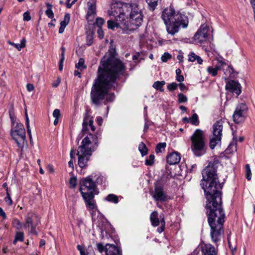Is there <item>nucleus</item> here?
<instances>
[{"label":"nucleus","instance_id":"6e6d98bb","mask_svg":"<svg viewBox=\"0 0 255 255\" xmlns=\"http://www.w3.org/2000/svg\"><path fill=\"white\" fill-rule=\"evenodd\" d=\"M34 86L32 84H28L26 85V89L28 91L31 92L34 90Z\"/></svg>","mask_w":255,"mask_h":255},{"label":"nucleus","instance_id":"7ed1b4c3","mask_svg":"<svg viewBox=\"0 0 255 255\" xmlns=\"http://www.w3.org/2000/svg\"><path fill=\"white\" fill-rule=\"evenodd\" d=\"M107 13L109 16H114L115 20H128L136 25H140L143 20L141 9L135 3H112Z\"/></svg>","mask_w":255,"mask_h":255},{"label":"nucleus","instance_id":"473e14b6","mask_svg":"<svg viewBox=\"0 0 255 255\" xmlns=\"http://www.w3.org/2000/svg\"><path fill=\"white\" fill-rule=\"evenodd\" d=\"M138 149L140 152L142 156H144L147 154V148L143 142H141L139 143L138 146Z\"/></svg>","mask_w":255,"mask_h":255},{"label":"nucleus","instance_id":"4c0bfd02","mask_svg":"<svg viewBox=\"0 0 255 255\" xmlns=\"http://www.w3.org/2000/svg\"><path fill=\"white\" fill-rule=\"evenodd\" d=\"M178 102L179 103H185L187 101L188 99L186 96L182 93L178 94Z\"/></svg>","mask_w":255,"mask_h":255},{"label":"nucleus","instance_id":"69168bd1","mask_svg":"<svg viewBox=\"0 0 255 255\" xmlns=\"http://www.w3.org/2000/svg\"><path fill=\"white\" fill-rule=\"evenodd\" d=\"M180 108V109L182 111H183V112H186V111H187V108H186V107H185V106H180V108Z\"/></svg>","mask_w":255,"mask_h":255},{"label":"nucleus","instance_id":"0e129e2a","mask_svg":"<svg viewBox=\"0 0 255 255\" xmlns=\"http://www.w3.org/2000/svg\"><path fill=\"white\" fill-rule=\"evenodd\" d=\"M61 49L62 50V52L61 54V57H62V55H63V58H65V57H64L65 48L64 47H62Z\"/></svg>","mask_w":255,"mask_h":255},{"label":"nucleus","instance_id":"a878e982","mask_svg":"<svg viewBox=\"0 0 255 255\" xmlns=\"http://www.w3.org/2000/svg\"><path fill=\"white\" fill-rule=\"evenodd\" d=\"M147 3L149 10L153 11L155 9L161 0H145Z\"/></svg>","mask_w":255,"mask_h":255},{"label":"nucleus","instance_id":"338daca9","mask_svg":"<svg viewBox=\"0 0 255 255\" xmlns=\"http://www.w3.org/2000/svg\"><path fill=\"white\" fill-rule=\"evenodd\" d=\"M183 121L186 123H190V118H188L186 117L184 118L183 119Z\"/></svg>","mask_w":255,"mask_h":255},{"label":"nucleus","instance_id":"4be33fe9","mask_svg":"<svg viewBox=\"0 0 255 255\" xmlns=\"http://www.w3.org/2000/svg\"><path fill=\"white\" fill-rule=\"evenodd\" d=\"M70 19V15L69 13H66L64 15V19L60 22V26L59 29V33H62L64 29L67 26V25L69 23Z\"/></svg>","mask_w":255,"mask_h":255},{"label":"nucleus","instance_id":"f8f14e48","mask_svg":"<svg viewBox=\"0 0 255 255\" xmlns=\"http://www.w3.org/2000/svg\"><path fill=\"white\" fill-rule=\"evenodd\" d=\"M150 194L157 202H164L168 200L166 192L164 191L163 186L159 184H155L154 190Z\"/></svg>","mask_w":255,"mask_h":255},{"label":"nucleus","instance_id":"58836bf2","mask_svg":"<svg viewBox=\"0 0 255 255\" xmlns=\"http://www.w3.org/2000/svg\"><path fill=\"white\" fill-rule=\"evenodd\" d=\"M77 185V179L75 177H72L69 181V187L71 188H74Z\"/></svg>","mask_w":255,"mask_h":255},{"label":"nucleus","instance_id":"603ef678","mask_svg":"<svg viewBox=\"0 0 255 255\" xmlns=\"http://www.w3.org/2000/svg\"><path fill=\"white\" fill-rule=\"evenodd\" d=\"M64 60V58L62 56V57H61L59 63V70L61 71L63 69V64Z\"/></svg>","mask_w":255,"mask_h":255},{"label":"nucleus","instance_id":"1a4fd4ad","mask_svg":"<svg viewBox=\"0 0 255 255\" xmlns=\"http://www.w3.org/2000/svg\"><path fill=\"white\" fill-rule=\"evenodd\" d=\"M223 122L217 121L213 126V137L211 138L209 145L211 149L221 142L222 135Z\"/></svg>","mask_w":255,"mask_h":255},{"label":"nucleus","instance_id":"e433bc0d","mask_svg":"<svg viewBox=\"0 0 255 255\" xmlns=\"http://www.w3.org/2000/svg\"><path fill=\"white\" fill-rule=\"evenodd\" d=\"M6 196L4 198L5 202L8 205L10 206L12 204V200L10 197V194L9 193L8 189L7 188L6 189Z\"/></svg>","mask_w":255,"mask_h":255},{"label":"nucleus","instance_id":"4d7b16f0","mask_svg":"<svg viewBox=\"0 0 255 255\" xmlns=\"http://www.w3.org/2000/svg\"><path fill=\"white\" fill-rule=\"evenodd\" d=\"M184 77L183 75H179L176 76V80L179 82H182L184 81Z\"/></svg>","mask_w":255,"mask_h":255},{"label":"nucleus","instance_id":"a18cd8bd","mask_svg":"<svg viewBox=\"0 0 255 255\" xmlns=\"http://www.w3.org/2000/svg\"><path fill=\"white\" fill-rule=\"evenodd\" d=\"M25 123H26V126L27 133H28V135L29 136V138H30V142H31V138H32L31 137V130H30V128L29 120V119H27V121H26Z\"/></svg>","mask_w":255,"mask_h":255},{"label":"nucleus","instance_id":"423d86ee","mask_svg":"<svg viewBox=\"0 0 255 255\" xmlns=\"http://www.w3.org/2000/svg\"><path fill=\"white\" fill-rule=\"evenodd\" d=\"M191 149L196 156H201L206 152L207 145L204 132L197 129L191 136Z\"/></svg>","mask_w":255,"mask_h":255},{"label":"nucleus","instance_id":"39448f33","mask_svg":"<svg viewBox=\"0 0 255 255\" xmlns=\"http://www.w3.org/2000/svg\"><path fill=\"white\" fill-rule=\"evenodd\" d=\"M97 146L98 137L96 135L90 133L82 140L77 153L78 156V164L80 167L84 168L88 166L90 158Z\"/></svg>","mask_w":255,"mask_h":255},{"label":"nucleus","instance_id":"37998d69","mask_svg":"<svg viewBox=\"0 0 255 255\" xmlns=\"http://www.w3.org/2000/svg\"><path fill=\"white\" fill-rule=\"evenodd\" d=\"M13 224L17 230H20L22 227V225L17 219H14L13 221Z\"/></svg>","mask_w":255,"mask_h":255},{"label":"nucleus","instance_id":"c85d7f7f","mask_svg":"<svg viewBox=\"0 0 255 255\" xmlns=\"http://www.w3.org/2000/svg\"><path fill=\"white\" fill-rule=\"evenodd\" d=\"M165 84L164 81H156L153 84V87L157 90H159L161 92L164 91V89L162 87Z\"/></svg>","mask_w":255,"mask_h":255},{"label":"nucleus","instance_id":"dca6fc26","mask_svg":"<svg viewBox=\"0 0 255 255\" xmlns=\"http://www.w3.org/2000/svg\"><path fill=\"white\" fill-rule=\"evenodd\" d=\"M226 89L239 96L241 93V86L238 82L234 80L229 81L226 85Z\"/></svg>","mask_w":255,"mask_h":255},{"label":"nucleus","instance_id":"b1692460","mask_svg":"<svg viewBox=\"0 0 255 255\" xmlns=\"http://www.w3.org/2000/svg\"><path fill=\"white\" fill-rule=\"evenodd\" d=\"M150 220L151 224L154 227L158 226L159 224V220L158 218V212L156 211H153L150 216Z\"/></svg>","mask_w":255,"mask_h":255},{"label":"nucleus","instance_id":"20e7f679","mask_svg":"<svg viewBox=\"0 0 255 255\" xmlns=\"http://www.w3.org/2000/svg\"><path fill=\"white\" fill-rule=\"evenodd\" d=\"M161 18L163 19L168 33L173 35L178 32L182 26L186 28L188 26V19L183 14L176 12L172 7H168L162 11Z\"/></svg>","mask_w":255,"mask_h":255},{"label":"nucleus","instance_id":"4468645a","mask_svg":"<svg viewBox=\"0 0 255 255\" xmlns=\"http://www.w3.org/2000/svg\"><path fill=\"white\" fill-rule=\"evenodd\" d=\"M247 111L248 107L245 104H239L237 106L233 116L234 121L236 123H240L243 121L246 118Z\"/></svg>","mask_w":255,"mask_h":255},{"label":"nucleus","instance_id":"a19ab883","mask_svg":"<svg viewBox=\"0 0 255 255\" xmlns=\"http://www.w3.org/2000/svg\"><path fill=\"white\" fill-rule=\"evenodd\" d=\"M154 155L153 154L150 155L149 158L145 160V164L146 165H151L154 163Z\"/></svg>","mask_w":255,"mask_h":255},{"label":"nucleus","instance_id":"ddd939ff","mask_svg":"<svg viewBox=\"0 0 255 255\" xmlns=\"http://www.w3.org/2000/svg\"><path fill=\"white\" fill-rule=\"evenodd\" d=\"M98 251L100 253L105 252L106 255H122L120 249L113 244H107L105 246L102 243L96 245Z\"/></svg>","mask_w":255,"mask_h":255},{"label":"nucleus","instance_id":"13d9d810","mask_svg":"<svg viewBox=\"0 0 255 255\" xmlns=\"http://www.w3.org/2000/svg\"><path fill=\"white\" fill-rule=\"evenodd\" d=\"M0 216H1L3 219L6 218V214L1 207H0Z\"/></svg>","mask_w":255,"mask_h":255},{"label":"nucleus","instance_id":"f03ea898","mask_svg":"<svg viewBox=\"0 0 255 255\" xmlns=\"http://www.w3.org/2000/svg\"><path fill=\"white\" fill-rule=\"evenodd\" d=\"M126 71L125 64L120 60L114 57H104L99 66L98 78L95 80L91 92L93 103L98 105L107 95L106 101L112 102L115 98L113 94L108 95L109 90L115 87L116 80Z\"/></svg>","mask_w":255,"mask_h":255},{"label":"nucleus","instance_id":"052dcab7","mask_svg":"<svg viewBox=\"0 0 255 255\" xmlns=\"http://www.w3.org/2000/svg\"><path fill=\"white\" fill-rule=\"evenodd\" d=\"M68 165H69V167H71L72 169H73V168H74V164H73V162L72 159L70 160L68 162Z\"/></svg>","mask_w":255,"mask_h":255},{"label":"nucleus","instance_id":"72a5a7b5","mask_svg":"<svg viewBox=\"0 0 255 255\" xmlns=\"http://www.w3.org/2000/svg\"><path fill=\"white\" fill-rule=\"evenodd\" d=\"M190 123L193 125L198 126L199 124L198 116L196 114H194L192 117L190 118Z\"/></svg>","mask_w":255,"mask_h":255},{"label":"nucleus","instance_id":"f257e3e1","mask_svg":"<svg viewBox=\"0 0 255 255\" xmlns=\"http://www.w3.org/2000/svg\"><path fill=\"white\" fill-rule=\"evenodd\" d=\"M219 163V160L216 159L209 162L202 171L201 183L207 199L206 209L211 228L210 236L215 244L221 240L223 234L225 217L220 192L222 186L219 183L216 173Z\"/></svg>","mask_w":255,"mask_h":255},{"label":"nucleus","instance_id":"7c9ffc66","mask_svg":"<svg viewBox=\"0 0 255 255\" xmlns=\"http://www.w3.org/2000/svg\"><path fill=\"white\" fill-rule=\"evenodd\" d=\"M76 68L82 71L86 69L87 66L85 64V60L83 58H80L77 64H76Z\"/></svg>","mask_w":255,"mask_h":255},{"label":"nucleus","instance_id":"6e6552de","mask_svg":"<svg viewBox=\"0 0 255 255\" xmlns=\"http://www.w3.org/2000/svg\"><path fill=\"white\" fill-rule=\"evenodd\" d=\"M108 28L111 29H114L115 27H120L122 29L124 33H129L136 29L140 25H136L132 22H128V20H123L122 21H114L112 20H109L107 21Z\"/></svg>","mask_w":255,"mask_h":255},{"label":"nucleus","instance_id":"e2e57ef3","mask_svg":"<svg viewBox=\"0 0 255 255\" xmlns=\"http://www.w3.org/2000/svg\"><path fill=\"white\" fill-rule=\"evenodd\" d=\"M77 248L80 251V253L84 252L83 247L81 245H78Z\"/></svg>","mask_w":255,"mask_h":255},{"label":"nucleus","instance_id":"f3484780","mask_svg":"<svg viewBox=\"0 0 255 255\" xmlns=\"http://www.w3.org/2000/svg\"><path fill=\"white\" fill-rule=\"evenodd\" d=\"M82 196L88 210H93L96 208V202L94 199V194H87L84 193V194H82Z\"/></svg>","mask_w":255,"mask_h":255},{"label":"nucleus","instance_id":"aec40b11","mask_svg":"<svg viewBox=\"0 0 255 255\" xmlns=\"http://www.w3.org/2000/svg\"><path fill=\"white\" fill-rule=\"evenodd\" d=\"M180 155L176 152H173L167 156V162L170 165L178 163L180 161Z\"/></svg>","mask_w":255,"mask_h":255},{"label":"nucleus","instance_id":"774afa93","mask_svg":"<svg viewBox=\"0 0 255 255\" xmlns=\"http://www.w3.org/2000/svg\"><path fill=\"white\" fill-rule=\"evenodd\" d=\"M181 71L180 69H177L176 70V74L177 75H181Z\"/></svg>","mask_w":255,"mask_h":255},{"label":"nucleus","instance_id":"49530a36","mask_svg":"<svg viewBox=\"0 0 255 255\" xmlns=\"http://www.w3.org/2000/svg\"><path fill=\"white\" fill-rule=\"evenodd\" d=\"M246 167L247 171V178L248 180H250L251 179L252 174L250 165L249 164H247Z\"/></svg>","mask_w":255,"mask_h":255},{"label":"nucleus","instance_id":"cd10ccee","mask_svg":"<svg viewBox=\"0 0 255 255\" xmlns=\"http://www.w3.org/2000/svg\"><path fill=\"white\" fill-rule=\"evenodd\" d=\"M26 39L25 38H23L20 42V43L15 44L13 42H9V44L14 46L16 48H17L19 51H20L22 48L25 47L26 45Z\"/></svg>","mask_w":255,"mask_h":255},{"label":"nucleus","instance_id":"de8ad7c7","mask_svg":"<svg viewBox=\"0 0 255 255\" xmlns=\"http://www.w3.org/2000/svg\"><path fill=\"white\" fill-rule=\"evenodd\" d=\"M161 226L158 228L157 229V231L159 233H161L162 232H163L164 230V227H165V220H164V217H163L161 219Z\"/></svg>","mask_w":255,"mask_h":255},{"label":"nucleus","instance_id":"412c9836","mask_svg":"<svg viewBox=\"0 0 255 255\" xmlns=\"http://www.w3.org/2000/svg\"><path fill=\"white\" fill-rule=\"evenodd\" d=\"M93 121L89 120L87 117L85 118L83 123L82 132H86L88 130V127H90L92 131L95 130V127L93 126Z\"/></svg>","mask_w":255,"mask_h":255},{"label":"nucleus","instance_id":"bb28decb","mask_svg":"<svg viewBox=\"0 0 255 255\" xmlns=\"http://www.w3.org/2000/svg\"><path fill=\"white\" fill-rule=\"evenodd\" d=\"M221 68L222 67L221 66V65L220 66H216L215 68L209 66L207 68V70L212 76H215L217 74L218 71L221 69Z\"/></svg>","mask_w":255,"mask_h":255},{"label":"nucleus","instance_id":"393cba45","mask_svg":"<svg viewBox=\"0 0 255 255\" xmlns=\"http://www.w3.org/2000/svg\"><path fill=\"white\" fill-rule=\"evenodd\" d=\"M188 61L190 62H194L197 61V63L201 64L203 62V60L200 57L196 55L193 52L190 53L188 55Z\"/></svg>","mask_w":255,"mask_h":255},{"label":"nucleus","instance_id":"79ce46f5","mask_svg":"<svg viewBox=\"0 0 255 255\" xmlns=\"http://www.w3.org/2000/svg\"><path fill=\"white\" fill-rule=\"evenodd\" d=\"M105 20L103 18L98 17L96 19L95 24L99 28L102 27V25L104 23Z\"/></svg>","mask_w":255,"mask_h":255},{"label":"nucleus","instance_id":"c03bdc74","mask_svg":"<svg viewBox=\"0 0 255 255\" xmlns=\"http://www.w3.org/2000/svg\"><path fill=\"white\" fill-rule=\"evenodd\" d=\"M178 84L175 82H173L167 86V89L170 91H172L176 89L177 88Z\"/></svg>","mask_w":255,"mask_h":255},{"label":"nucleus","instance_id":"3c124183","mask_svg":"<svg viewBox=\"0 0 255 255\" xmlns=\"http://www.w3.org/2000/svg\"><path fill=\"white\" fill-rule=\"evenodd\" d=\"M60 116V111L59 109H55L53 112V116L55 118H59Z\"/></svg>","mask_w":255,"mask_h":255},{"label":"nucleus","instance_id":"c756f323","mask_svg":"<svg viewBox=\"0 0 255 255\" xmlns=\"http://www.w3.org/2000/svg\"><path fill=\"white\" fill-rule=\"evenodd\" d=\"M106 200L109 202L117 204L119 202V198L117 196L113 194L108 195L106 198Z\"/></svg>","mask_w":255,"mask_h":255},{"label":"nucleus","instance_id":"f704fd0d","mask_svg":"<svg viewBox=\"0 0 255 255\" xmlns=\"http://www.w3.org/2000/svg\"><path fill=\"white\" fill-rule=\"evenodd\" d=\"M166 144L165 142H161L157 144L155 148V151L157 153L161 152L165 149Z\"/></svg>","mask_w":255,"mask_h":255},{"label":"nucleus","instance_id":"864d4df0","mask_svg":"<svg viewBox=\"0 0 255 255\" xmlns=\"http://www.w3.org/2000/svg\"><path fill=\"white\" fill-rule=\"evenodd\" d=\"M70 0H66V7L68 8H71V7L72 6V4H73L76 2V0H74L70 3Z\"/></svg>","mask_w":255,"mask_h":255},{"label":"nucleus","instance_id":"680f3d73","mask_svg":"<svg viewBox=\"0 0 255 255\" xmlns=\"http://www.w3.org/2000/svg\"><path fill=\"white\" fill-rule=\"evenodd\" d=\"M90 38L89 39H88L87 40V45L90 46L92 44V37L91 36H90V37H88V38Z\"/></svg>","mask_w":255,"mask_h":255},{"label":"nucleus","instance_id":"6ab92c4d","mask_svg":"<svg viewBox=\"0 0 255 255\" xmlns=\"http://www.w3.org/2000/svg\"><path fill=\"white\" fill-rule=\"evenodd\" d=\"M87 6V18L89 19L91 16H94L96 14V2L93 0H91L88 2Z\"/></svg>","mask_w":255,"mask_h":255},{"label":"nucleus","instance_id":"c9c22d12","mask_svg":"<svg viewBox=\"0 0 255 255\" xmlns=\"http://www.w3.org/2000/svg\"><path fill=\"white\" fill-rule=\"evenodd\" d=\"M47 9L45 11V13L49 18H53L54 17V13L51 9L52 5L49 3H47Z\"/></svg>","mask_w":255,"mask_h":255},{"label":"nucleus","instance_id":"ea45409f","mask_svg":"<svg viewBox=\"0 0 255 255\" xmlns=\"http://www.w3.org/2000/svg\"><path fill=\"white\" fill-rule=\"evenodd\" d=\"M171 58V55L168 53H164V54L161 56V59L162 62H166L168 60Z\"/></svg>","mask_w":255,"mask_h":255},{"label":"nucleus","instance_id":"a211bd4d","mask_svg":"<svg viewBox=\"0 0 255 255\" xmlns=\"http://www.w3.org/2000/svg\"><path fill=\"white\" fill-rule=\"evenodd\" d=\"M202 255H217V251L214 246L210 244H203L201 245Z\"/></svg>","mask_w":255,"mask_h":255},{"label":"nucleus","instance_id":"bf43d9fd","mask_svg":"<svg viewBox=\"0 0 255 255\" xmlns=\"http://www.w3.org/2000/svg\"><path fill=\"white\" fill-rule=\"evenodd\" d=\"M97 122L99 125L101 126L103 122V118L101 117H98L97 118Z\"/></svg>","mask_w":255,"mask_h":255},{"label":"nucleus","instance_id":"2f4dec72","mask_svg":"<svg viewBox=\"0 0 255 255\" xmlns=\"http://www.w3.org/2000/svg\"><path fill=\"white\" fill-rule=\"evenodd\" d=\"M24 239V234L23 232H17L15 236V238L13 241V244L15 245L17 241L23 242Z\"/></svg>","mask_w":255,"mask_h":255},{"label":"nucleus","instance_id":"2eb2a0df","mask_svg":"<svg viewBox=\"0 0 255 255\" xmlns=\"http://www.w3.org/2000/svg\"><path fill=\"white\" fill-rule=\"evenodd\" d=\"M208 36V28L206 25H202L195 34L193 38L196 44H201L207 40Z\"/></svg>","mask_w":255,"mask_h":255},{"label":"nucleus","instance_id":"9b49d317","mask_svg":"<svg viewBox=\"0 0 255 255\" xmlns=\"http://www.w3.org/2000/svg\"><path fill=\"white\" fill-rule=\"evenodd\" d=\"M95 188L96 184L90 177H87L81 181L80 191L81 194H94Z\"/></svg>","mask_w":255,"mask_h":255},{"label":"nucleus","instance_id":"9d476101","mask_svg":"<svg viewBox=\"0 0 255 255\" xmlns=\"http://www.w3.org/2000/svg\"><path fill=\"white\" fill-rule=\"evenodd\" d=\"M40 223V219L37 215L34 212H29L25 217V222L23 225L24 227L30 228L29 232L32 234H36V227Z\"/></svg>","mask_w":255,"mask_h":255},{"label":"nucleus","instance_id":"8fccbe9b","mask_svg":"<svg viewBox=\"0 0 255 255\" xmlns=\"http://www.w3.org/2000/svg\"><path fill=\"white\" fill-rule=\"evenodd\" d=\"M97 33L98 34V36L100 39H102L104 36V32L102 28V27H100L98 28L97 30Z\"/></svg>","mask_w":255,"mask_h":255},{"label":"nucleus","instance_id":"09e8293b","mask_svg":"<svg viewBox=\"0 0 255 255\" xmlns=\"http://www.w3.org/2000/svg\"><path fill=\"white\" fill-rule=\"evenodd\" d=\"M23 19L24 21H28L31 19V16L30 15V13L28 11L25 12L23 13Z\"/></svg>","mask_w":255,"mask_h":255},{"label":"nucleus","instance_id":"0eeeda50","mask_svg":"<svg viewBox=\"0 0 255 255\" xmlns=\"http://www.w3.org/2000/svg\"><path fill=\"white\" fill-rule=\"evenodd\" d=\"M12 124L11 129V135L15 141L19 148H22L24 146L26 139L25 130L23 125L21 123H16L14 126L13 119L10 117Z\"/></svg>","mask_w":255,"mask_h":255},{"label":"nucleus","instance_id":"5701e85b","mask_svg":"<svg viewBox=\"0 0 255 255\" xmlns=\"http://www.w3.org/2000/svg\"><path fill=\"white\" fill-rule=\"evenodd\" d=\"M220 63L221 64V66H222L223 70H225V69L226 70V72H225V74H226L227 76L228 74H229V76L230 77H235V75L234 74V70L233 68V67L227 65L225 62L222 61L220 62Z\"/></svg>","mask_w":255,"mask_h":255},{"label":"nucleus","instance_id":"5fc2aeb1","mask_svg":"<svg viewBox=\"0 0 255 255\" xmlns=\"http://www.w3.org/2000/svg\"><path fill=\"white\" fill-rule=\"evenodd\" d=\"M179 87L182 91H186L188 89V88L183 83H180L179 84Z\"/></svg>","mask_w":255,"mask_h":255}]
</instances>
